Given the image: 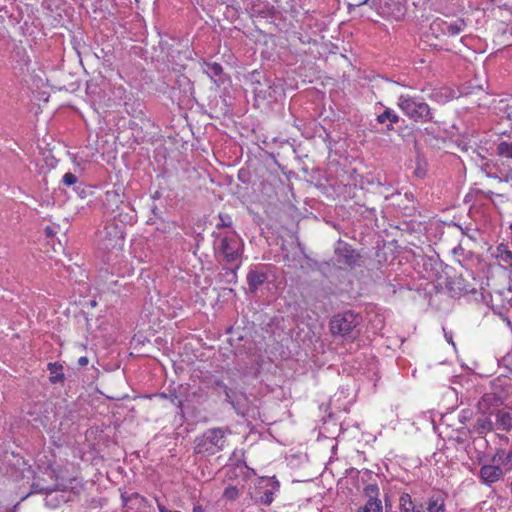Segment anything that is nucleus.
I'll return each instance as SVG.
<instances>
[{"instance_id":"obj_32","label":"nucleus","mask_w":512,"mask_h":512,"mask_svg":"<svg viewBox=\"0 0 512 512\" xmlns=\"http://www.w3.org/2000/svg\"><path fill=\"white\" fill-rule=\"evenodd\" d=\"M74 190L81 196L83 197L84 194H85V187L82 186V184H79L77 185L76 187H74Z\"/></svg>"},{"instance_id":"obj_41","label":"nucleus","mask_w":512,"mask_h":512,"mask_svg":"<svg viewBox=\"0 0 512 512\" xmlns=\"http://www.w3.org/2000/svg\"><path fill=\"white\" fill-rule=\"evenodd\" d=\"M370 2V0H363L362 2H359L357 5H355L356 7H359V6H362V5H367L368 3Z\"/></svg>"},{"instance_id":"obj_8","label":"nucleus","mask_w":512,"mask_h":512,"mask_svg":"<svg viewBox=\"0 0 512 512\" xmlns=\"http://www.w3.org/2000/svg\"><path fill=\"white\" fill-rule=\"evenodd\" d=\"M465 27L466 23L463 19L447 22L441 18H437L430 24V31L436 38L440 35L454 37L459 35Z\"/></svg>"},{"instance_id":"obj_11","label":"nucleus","mask_w":512,"mask_h":512,"mask_svg":"<svg viewBox=\"0 0 512 512\" xmlns=\"http://www.w3.org/2000/svg\"><path fill=\"white\" fill-rule=\"evenodd\" d=\"M497 403H493V410L490 411V415L495 417V430L510 432L512 430V411L511 409L499 408Z\"/></svg>"},{"instance_id":"obj_39","label":"nucleus","mask_w":512,"mask_h":512,"mask_svg":"<svg viewBox=\"0 0 512 512\" xmlns=\"http://www.w3.org/2000/svg\"><path fill=\"white\" fill-rule=\"evenodd\" d=\"M455 225H456V227H457V228H459V229L461 230L462 234H465V235H467V236L471 237V236L468 234V232H467V231H468V229L464 230L460 225H457V224H455Z\"/></svg>"},{"instance_id":"obj_20","label":"nucleus","mask_w":512,"mask_h":512,"mask_svg":"<svg viewBox=\"0 0 512 512\" xmlns=\"http://www.w3.org/2000/svg\"><path fill=\"white\" fill-rule=\"evenodd\" d=\"M48 370L50 372V382L53 384L61 383L64 381L65 376L63 373V366L57 362L48 363Z\"/></svg>"},{"instance_id":"obj_12","label":"nucleus","mask_w":512,"mask_h":512,"mask_svg":"<svg viewBox=\"0 0 512 512\" xmlns=\"http://www.w3.org/2000/svg\"><path fill=\"white\" fill-rule=\"evenodd\" d=\"M246 280L249 291L254 294L268 280V275L264 270L255 267L248 271Z\"/></svg>"},{"instance_id":"obj_9","label":"nucleus","mask_w":512,"mask_h":512,"mask_svg":"<svg viewBox=\"0 0 512 512\" xmlns=\"http://www.w3.org/2000/svg\"><path fill=\"white\" fill-rule=\"evenodd\" d=\"M334 252L339 263L350 268L360 265L361 256L349 243L339 239Z\"/></svg>"},{"instance_id":"obj_15","label":"nucleus","mask_w":512,"mask_h":512,"mask_svg":"<svg viewBox=\"0 0 512 512\" xmlns=\"http://www.w3.org/2000/svg\"><path fill=\"white\" fill-rule=\"evenodd\" d=\"M280 489L279 481L274 477L267 480L266 488L259 497L258 502L262 505L269 506L274 501V495Z\"/></svg>"},{"instance_id":"obj_23","label":"nucleus","mask_w":512,"mask_h":512,"mask_svg":"<svg viewBox=\"0 0 512 512\" xmlns=\"http://www.w3.org/2000/svg\"><path fill=\"white\" fill-rule=\"evenodd\" d=\"M225 401L229 403L235 411H239L240 409V401L236 391L232 390L230 387H225Z\"/></svg>"},{"instance_id":"obj_16","label":"nucleus","mask_w":512,"mask_h":512,"mask_svg":"<svg viewBox=\"0 0 512 512\" xmlns=\"http://www.w3.org/2000/svg\"><path fill=\"white\" fill-rule=\"evenodd\" d=\"M203 71L217 84L224 83V71L221 64L217 62H203Z\"/></svg>"},{"instance_id":"obj_35","label":"nucleus","mask_w":512,"mask_h":512,"mask_svg":"<svg viewBox=\"0 0 512 512\" xmlns=\"http://www.w3.org/2000/svg\"><path fill=\"white\" fill-rule=\"evenodd\" d=\"M394 124L395 123H386V124H384L386 126V128L384 130V133H388V132L394 130Z\"/></svg>"},{"instance_id":"obj_13","label":"nucleus","mask_w":512,"mask_h":512,"mask_svg":"<svg viewBox=\"0 0 512 512\" xmlns=\"http://www.w3.org/2000/svg\"><path fill=\"white\" fill-rule=\"evenodd\" d=\"M502 476L503 471L499 465H483L479 471V478L488 486L500 480Z\"/></svg>"},{"instance_id":"obj_1","label":"nucleus","mask_w":512,"mask_h":512,"mask_svg":"<svg viewBox=\"0 0 512 512\" xmlns=\"http://www.w3.org/2000/svg\"><path fill=\"white\" fill-rule=\"evenodd\" d=\"M213 252L219 263L229 265L224 267L225 276L230 277L227 282H237V271L242 263L244 243L241 237L235 232H212Z\"/></svg>"},{"instance_id":"obj_22","label":"nucleus","mask_w":512,"mask_h":512,"mask_svg":"<svg viewBox=\"0 0 512 512\" xmlns=\"http://www.w3.org/2000/svg\"><path fill=\"white\" fill-rule=\"evenodd\" d=\"M496 154L501 158L512 160V141H500L496 145Z\"/></svg>"},{"instance_id":"obj_26","label":"nucleus","mask_w":512,"mask_h":512,"mask_svg":"<svg viewBox=\"0 0 512 512\" xmlns=\"http://www.w3.org/2000/svg\"><path fill=\"white\" fill-rule=\"evenodd\" d=\"M404 198L407 202H409L411 205H403V207L401 206V202H398L397 205L402 208L404 211H408L406 212L405 214H411V211L415 210V197H414V194L412 192H405L404 193Z\"/></svg>"},{"instance_id":"obj_37","label":"nucleus","mask_w":512,"mask_h":512,"mask_svg":"<svg viewBox=\"0 0 512 512\" xmlns=\"http://www.w3.org/2000/svg\"><path fill=\"white\" fill-rule=\"evenodd\" d=\"M67 488V486L65 485H59V484H56L55 488L53 490H61V491H65Z\"/></svg>"},{"instance_id":"obj_38","label":"nucleus","mask_w":512,"mask_h":512,"mask_svg":"<svg viewBox=\"0 0 512 512\" xmlns=\"http://www.w3.org/2000/svg\"><path fill=\"white\" fill-rule=\"evenodd\" d=\"M192 512H203V507L201 505H196Z\"/></svg>"},{"instance_id":"obj_40","label":"nucleus","mask_w":512,"mask_h":512,"mask_svg":"<svg viewBox=\"0 0 512 512\" xmlns=\"http://www.w3.org/2000/svg\"><path fill=\"white\" fill-rule=\"evenodd\" d=\"M45 232L47 236H51L53 234V230L50 227H46Z\"/></svg>"},{"instance_id":"obj_17","label":"nucleus","mask_w":512,"mask_h":512,"mask_svg":"<svg viewBox=\"0 0 512 512\" xmlns=\"http://www.w3.org/2000/svg\"><path fill=\"white\" fill-rule=\"evenodd\" d=\"M362 494L364 498L366 499L364 505H369V503H382L380 496V488L377 483H367L364 485Z\"/></svg>"},{"instance_id":"obj_28","label":"nucleus","mask_w":512,"mask_h":512,"mask_svg":"<svg viewBox=\"0 0 512 512\" xmlns=\"http://www.w3.org/2000/svg\"><path fill=\"white\" fill-rule=\"evenodd\" d=\"M357 512H383V505L382 503H369V505L359 507Z\"/></svg>"},{"instance_id":"obj_5","label":"nucleus","mask_w":512,"mask_h":512,"mask_svg":"<svg viewBox=\"0 0 512 512\" xmlns=\"http://www.w3.org/2000/svg\"><path fill=\"white\" fill-rule=\"evenodd\" d=\"M361 318L353 311H344L335 314L329 323V328L334 336H351L353 330L360 324Z\"/></svg>"},{"instance_id":"obj_6","label":"nucleus","mask_w":512,"mask_h":512,"mask_svg":"<svg viewBox=\"0 0 512 512\" xmlns=\"http://www.w3.org/2000/svg\"><path fill=\"white\" fill-rule=\"evenodd\" d=\"M499 399L495 394H485L479 401L478 407L481 414L476 418L474 423V430L479 434H487L495 429V421L492 420L490 411L493 410L494 402Z\"/></svg>"},{"instance_id":"obj_10","label":"nucleus","mask_w":512,"mask_h":512,"mask_svg":"<svg viewBox=\"0 0 512 512\" xmlns=\"http://www.w3.org/2000/svg\"><path fill=\"white\" fill-rule=\"evenodd\" d=\"M378 14L388 20L400 21L406 13L405 6L399 0H378Z\"/></svg>"},{"instance_id":"obj_46","label":"nucleus","mask_w":512,"mask_h":512,"mask_svg":"<svg viewBox=\"0 0 512 512\" xmlns=\"http://www.w3.org/2000/svg\"><path fill=\"white\" fill-rule=\"evenodd\" d=\"M510 33H511V35H512V28H511V32H510Z\"/></svg>"},{"instance_id":"obj_25","label":"nucleus","mask_w":512,"mask_h":512,"mask_svg":"<svg viewBox=\"0 0 512 512\" xmlns=\"http://www.w3.org/2000/svg\"><path fill=\"white\" fill-rule=\"evenodd\" d=\"M240 496L237 486L229 485L224 489L223 498L227 501H235Z\"/></svg>"},{"instance_id":"obj_30","label":"nucleus","mask_w":512,"mask_h":512,"mask_svg":"<svg viewBox=\"0 0 512 512\" xmlns=\"http://www.w3.org/2000/svg\"><path fill=\"white\" fill-rule=\"evenodd\" d=\"M168 400L173 404L175 405L177 408H179L180 410H182L183 408V401L181 399L178 398V396L176 395V393H170L169 394V398Z\"/></svg>"},{"instance_id":"obj_19","label":"nucleus","mask_w":512,"mask_h":512,"mask_svg":"<svg viewBox=\"0 0 512 512\" xmlns=\"http://www.w3.org/2000/svg\"><path fill=\"white\" fill-rule=\"evenodd\" d=\"M376 121L381 125L386 123H398L400 121V117L392 108L386 107L381 114L377 115Z\"/></svg>"},{"instance_id":"obj_4","label":"nucleus","mask_w":512,"mask_h":512,"mask_svg":"<svg viewBox=\"0 0 512 512\" xmlns=\"http://www.w3.org/2000/svg\"><path fill=\"white\" fill-rule=\"evenodd\" d=\"M252 85L254 99L258 106L276 102L284 95L282 84L269 79H265L264 82L257 79L252 82Z\"/></svg>"},{"instance_id":"obj_34","label":"nucleus","mask_w":512,"mask_h":512,"mask_svg":"<svg viewBox=\"0 0 512 512\" xmlns=\"http://www.w3.org/2000/svg\"><path fill=\"white\" fill-rule=\"evenodd\" d=\"M157 507H158V510L159 512H172L171 510H168L162 503H160L158 500H157Z\"/></svg>"},{"instance_id":"obj_42","label":"nucleus","mask_w":512,"mask_h":512,"mask_svg":"<svg viewBox=\"0 0 512 512\" xmlns=\"http://www.w3.org/2000/svg\"><path fill=\"white\" fill-rule=\"evenodd\" d=\"M158 396L161 397V398H164V399H168L169 398V394H166V393H159Z\"/></svg>"},{"instance_id":"obj_18","label":"nucleus","mask_w":512,"mask_h":512,"mask_svg":"<svg viewBox=\"0 0 512 512\" xmlns=\"http://www.w3.org/2000/svg\"><path fill=\"white\" fill-rule=\"evenodd\" d=\"M120 204H123V196L116 190H109L105 193L103 205L108 211L115 212L119 209Z\"/></svg>"},{"instance_id":"obj_33","label":"nucleus","mask_w":512,"mask_h":512,"mask_svg":"<svg viewBox=\"0 0 512 512\" xmlns=\"http://www.w3.org/2000/svg\"><path fill=\"white\" fill-rule=\"evenodd\" d=\"M214 385H215L216 387L220 388V389H221V388L228 387V386L223 382V380H221V379H216V380H214Z\"/></svg>"},{"instance_id":"obj_43","label":"nucleus","mask_w":512,"mask_h":512,"mask_svg":"<svg viewBox=\"0 0 512 512\" xmlns=\"http://www.w3.org/2000/svg\"><path fill=\"white\" fill-rule=\"evenodd\" d=\"M160 198V192L156 191L153 195V199H159Z\"/></svg>"},{"instance_id":"obj_3","label":"nucleus","mask_w":512,"mask_h":512,"mask_svg":"<svg viewBox=\"0 0 512 512\" xmlns=\"http://www.w3.org/2000/svg\"><path fill=\"white\" fill-rule=\"evenodd\" d=\"M397 106L408 118L415 122L433 121L431 108L421 97L402 94L398 97Z\"/></svg>"},{"instance_id":"obj_27","label":"nucleus","mask_w":512,"mask_h":512,"mask_svg":"<svg viewBox=\"0 0 512 512\" xmlns=\"http://www.w3.org/2000/svg\"><path fill=\"white\" fill-rule=\"evenodd\" d=\"M62 183L67 186V187H71V186H74L76 187L77 184H78V178L76 175H74L73 173L71 172H67L63 175L62 177Z\"/></svg>"},{"instance_id":"obj_31","label":"nucleus","mask_w":512,"mask_h":512,"mask_svg":"<svg viewBox=\"0 0 512 512\" xmlns=\"http://www.w3.org/2000/svg\"><path fill=\"white\" fill-rule=\"evenodd\" d=\"M88 363H89V359L86 356H82L78 359V365L81 367L88 365Z\"/></svg>"},{"instance_id":"obj_36","label":"nucleus","mask_w":512,"mask_h":512,"mask_svg":"<svg viewBox=\"0 0 512 512\" xmlns=\"http://www.w3.org/2000/svg\"><path fill=\"white\" fill-rule=\"evenodd\" d=\"M462 252H463V248L461 247V245H458L457 247H455L453 249V253L456 254V255L459 254V253H462Z\"/></svg>"},{"instance_id":"obj_2","label":"nucleus","mask_w":512,"mask_h":512,"mask_svg":"<svg viewBox=\"0 0 512 512\" xmlns=\"http://www.w3.org/2000/svg\"><path fill=\"white\" fill-rule=\"evenodd\" d=\"M227 432L228 429L216 427L207 429L201 435L196 436L194 440L195 454L208 457L222 451L226 446Z\"/></svg>"},{"instance_id":"obj_24","label":"nucleus","mask_w":512,"mask_h":512,"mask_svg":"<svg viewBox=\"0 0 512 512\" xmlns=\"http://www.w3.org/2000/svg\"><path fill=\"white\" fill-rule=\"evenodd\" d=\"M217 218L216 229L231 228L233 226V220L229 214L220 212Z\"/></svg>"},{"instance_id":"obj_21","label":"nucleus","mask_w":512,"mask_h":512,"mask_svg":"<svg viewBox=\"0 0 512 512\" xmlns=\"http://www.w3.org/2000/svg\"><path fill=\"white\" fill-rule=\"evenodd\" d=\"M492 460L504 466L510 465L512 468V447L508 452H505L504 449H498Z\"/></svg>"},{"instance_id":"obj_29","label":"nucleus","mask_w":512,"mask_h":512,"mask_svg":"<svg viewBox=\"0 0 512 512\" xmlns=\"http://www.w3.org/2000/svg\"><path fill=\"white\" fill-rule=\"evenodd\" d=\"M498 250L501 251V258L504 262L512 260V250L508 249V247L500 245Z\"/></svg>"},{"instance_id":"obj_44","label":"nucleus","mask_w":512,"mask_h":512,"mask_svg":"<svg viewBox=\"0 0 512 512\" xmlns=\"http://www.w3.org/2000/svg\"><path fill=\"white\" fill-rule=\"evenodd\" d=\"M388 502H389V498L388 496L385 497V504H386V507L388 506Z\"/></svg>"},{"instance_id":"obj_7","label":"nucleus","mask_w":512,"mask_h":512,"mask_svg":"<svg viewBox=\"0 0 512 512\" xmlns=\"http://www.w3.org/2000/svg\"><path fill=\"white\" fill-rule=\"evenodd\" d=\"M418 493L412 497L415 506L414 512H445L447 493L442 490H433L427 497L426 502L417 498Z\"/></svg>"},{"instance_id":"obj_14","label":"nucleus","mask_w":512,"mask_h":512,"mask_svg":"<svg viewBox=\"0 0 512 512\" xmlns=\"http://www.w3.org/2000/svg\"><path fill=\"white\" fill-rule=\"evenodd\" d=\"M417 494V490L413 487L410 491H403L398 500V505L395 510L387 512H414L415 506L412 505V497Z\"/></svg>"},{"instance_id":"obj_45","label":"nucleus","mask_w":512,"mask_h":512,"mask_svg":"<svg viewBox=\"0 0 512 512\" xmlns=\"http://www.w3.org/2000/svg\"><path fill=\"white\" fill-rule=\"evenodd\" d=\"M156 210H157V207H156V206H154V207H153V209H152V212H153L154 214H156Z\"/></svg>"}]
</instances>
